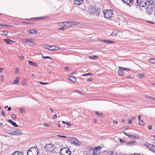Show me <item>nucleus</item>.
Returning a JSON list of instances; mask_svg holds the SVG:
<instances>
[{"label": "nucleus", "instance_id": "obj_1", "mask_svg": "<svg viewBox=\"0 0 155 155\" xmlns=\"http://www.w3.org/2000/svg\"><path fill=\"white\" fill-rule=\"evenodd\" d=\"M55 148L54 145L51 143L46 144L45 146V150L49 153H54L55 151Z\"/></svg>", "mask_w": 155, "mask_h": 155}, {"label": "nucleus", "instance_id": "obj_2", "mask_svg": "<svg viewBox=\"0 0 155 155\" xmlns=\"http://www.w3.org/2000/svg\"><path fill=\"white\" fill-rule=\"evenodd\" d=\"M38 149L35 147L30 148L27 151L28 155H38Z\"/></svg>", "mask_w": 155, "mask_h": 155}, {"label": "nucleus", "instance_id": "obj_3", "mask_svg": "<svg viewBox=\"0 0 155 155\" xmlns=\"http://www.w3.org/2000/svg\"><path fill=\"white\" fill-rule=\"evenodd\" d=\"M61 155H71V151L70 149L67 147H64L60 150Z\"/></svg>", "mask_w": 155, "mask_h": 155}, {"label": "nucleus", "instance_id": "obj_4", "mask_svg": "<svg viewBox=\"0 0 155 155\" xmlns=\"http://www.w3.org/2000/svg\"><path fill=\"white\" fill-rule=\"evenodd\" d=\"M67 140L70 141L71 143L74 144L76 146H79L81 145L80 142L76 138L69 137L67 139Z\"/></svg>", "mask_w": 155, "mask_h": 155}, {"label": "nucleus", "instance_id": "obj_5", "mask_svg": "<svg viewBox=\"0 0 155 155\" xmlns=\"http://www.w3.org/2000/svg\"><path fill=\"white\" fill-rule=\"evenodd\" d=\"M103 13L104 17L106 18H110L113 15L112 10H106V11H104Z\"/></svg>", "mask_w": 155, "mask_h": 155}, {"label": "nucleus", "instance_id": "obj_6", "mask_svg": "<svg viewBox=\"0 0 155 155\" xmlns=\"http://www.w3.org/2000/svg\"><path fill=\"white\" fill-rule=\"evenodd\" d=\"M148 6L146 8L147 12L150 15L153 13L155 10L154 5H150V6L148 5Z\"/></svg>", "mask_w": 155, "mask_h": 155}, {"label": "nucleus", "instance_id": "obj_7", "mask_svg": "<svg viewBox=\"0 0 155 155\" xmlns=\"http://www.w3.org/2000/svg\"><path fill=\"white\" fill-rule=\"evenodd\" d=\"M147 1V0H137L136 2L137 5L141 7H144L146 6Z\"/></svg>", "mask_w": 155, "mask_h": 155}, {"label": "nucleus", "instance_id": "obj_8", "mask_svg": "<svg viewBox=\"0 0 155 155\" xmlns=\"http://www.w3.org/2000/svg\"><path fill=\"white\" fill-rule=\"evenodd\" d=\"M24 40L25 43L29 46H33L35 44L34 41L32 39H24Z\"/></svg>", "mask_w": 155, "mask_h": 155}, {"label": "nucleus", "instance_id": "obj_9", "mask_svg": "<svg viewBox=\"0 0 155 155\" xmlns=\"http://www.w3.org/2000/svg\"><path fill=\"white\" fill-rule=\"evenodd\" d=\"M90 12L92 13L95 14L97 16L99 15L100 14H102L103 12V10H101L100 8L97 9L96 10H95L94 12H92L90 11Z\"/></svg>", "mask_w": 155, "mask_h": 155}, {"label": "nucleus", "instance_id": "obj_10", "mask_svg": "<svg viewBox=\"0 0 155 155\" xmlns=\"http://www.w3.org/2000/svg\"><path fill=\"white\" fill-rule=\"evenodd\" d=\"M124 2H125L127 5L130 6L134 3V0H123Z\"/></svg>", "mask_w": 155, "mask_h": 155}, {"label": "nucleus", "instance_id": "obj_11", "mask_svg": "<svg viewBox=\"0 0 155 155\" xmlns=\"http://www.w3.org/2000/svg\"><path fill=\"white\" fill-rule=\"evenodd\" d=\"M147 147L155 153V146L151 144H148Z\"/></svg>", "mask_w": 155, "mask_h": 155}, {"label": "nucleus", "instance_id": "obj_12", "mask_svg": "<svg viewBox=\"0 0 155 155\" xmlns=\"http://www.w3.org/2000/svg\"><path fill=\"white\" fill-rule=\"evenodd\" d=\"M58 48V47L54 45L49 46L48 49L50 50L53 51L56 50Z\"/></svg>", "mask_w": 155, "mask_h": 155}, {"label": "nucleus", "instance_id": "obj_13", "mask_svg": "<svg viewBox=\"0 0 155 155\" xmlns=\"http://www.w3.org/2000/svg\"><path fill=\"white\" fill-rule=\"evenodd\" d=\"M84 0H74V4L76 5H79L81 4Z\"/></svg>", "mask_w": 155, "mask_h": 155}, {"label": "nucleus", "instance_id": "obj_14", "mask_svg": "<svg viewBox=\"0 0 155 155\" xmlns=\"http://www.w3.org/2000/svg\"><path fill=\"white\" fill-rule=\"evenodd\" d=\"M7 121L8 122L11 123L15 127H18V125H17L15 122L12 121L11 120H8Z\"/></svg>", "mask_w": 155, "mask_h": 155}, {"label": "nucleus", "instance_id": "obj_15", "mask_svg": "<svg viewBox=\"0 0 155 155\" xmlns=\"http://www.w3.org/2000/svg\"><path fill=\"white\" fill-rule=\"evenodd\" d=\"M68 78L69 80L72 81L73 82H74L76 81V78L72 76H68Z\"/></svg>", "mask_w": 155, "mask_h": 155}, {"label": "nucleus", "instance_id": "obj_16", "mask_svg": "<svg viewBox=\"0 0 155 155\" xmlns=\"http://www.w3.org/2000/svg\"><path fill=\"white\" fill-rule=\"evenodd\" d=\"M19 78L18 77H16V79L13 81V84H18L19 81Z\"/></svg>", "mask_w": 155, "mask_h": 155}, {"label": "nucleus", "instance_id": "obj_17", "mask_svg": "<svg viewBox=\"0 0 155 155\" xmlns=\"http://www.w3.org/2000/svg\"><path fill=\"white\" fill-rule=\"evenodd\" d=\"M12 155H23L22 152L16 151L13 153Z\"/></svg>", "mask_w": 155, "mask_h": 155}, {"label": "nucleus", "instance_id": "obj_18", "mask_svg": "<svg viewBox=\"0 0 155 155\" xmlns=\"http://www.w3.org/2000/svg\"><path fill=\"white\" fill-rule=\"evenodd\" d=\"M148 2L150 5H155V0H147Z\"/></svg>", "mask_w": 155, "mask_h": 155}, {"label": "nucleus", "instance_id": "obj_19", "mask_svg": "<svg viewBox=\"0 0 155 155\" xmlns=\"http://www.w3.org/2000/svg\"><path fill=\"white\" fill-rule=\"evenodd\" d=\"M4 40L5 42L7 44H8V45L11 44V43L10 42V41H12V42L13 41H12L11 40H10L9 39H8V38L5 39H4Z\"/></svg>", "mask_w": 155, "mask_h": 155}, {"label": "nucleus", "instance_id": "obj_20", "mask_svg": "<svg viewBox=\"0 0 155 155\" xmlns=\"http://www.w3.org/2000/svg\"><path fill=\"white\" fill-rule=\"evenodd\" d=\"M29 33H30L31 34H32L33 35H35V34H37V31L36 30L33 29L30 30L29 31Z\"/></svg>", "mask_w": 155, "mask_h": 155}, {"label": "nucleus", "instance_id": "obj_21", "mask_svg": "<svg viewBox=\"0 0 155 155\" xmlns=\"http://www.w3.org/2000/svg\"><path fill=\"white\" fill-rule=\"evenodd\" d=\"M137 77L140 78H141L143 77H144V74L143 73H139L137 74Z\"/></svg>", "mask_w": 155, "mask_h": 155}, {"label": "nucleus", "instance_id": "obj_22", "mask_svg": "<svg viewBox=\"0 0 155 155\" xmlns=\"http://www.w3.org/2000/svg\"><path fill=\"white\" fill-rule=\"evenodd\" d=\"M136 142L134 141H131L127 143V145L129 146H132L134 143H136Z\"/></svg>", "mask_w": 155, "mask_h": 155}, {"label": "nucleus", "instance_id": "obj_23", "mask_svg": "<svg viewBox=\"0 0 155 155\" xmlns=\"http://www.w3.org/2000/svg\"><path fill=\"white\" fill-rule=\"evenodd\" d=\"M128 137L129 138H136L138 137L137 136V135H130L129 134L128 135Z\"/></svg>", "mask_w": 155, "mask_h": 155}, {"label": "nucleus", "instance_id": "obj_24", "mask_svg": "<svg viewBox=\"0 0 155 155\" xmlns=\"http://www.w3.org/2000/svg\"><path fill=\"white\" fill-rule=\"evenodd\" d=\"M101 41L106 43H114V42L111 41H108L107 40H102Z\"/></svg>", "mask_w": 155, "mask_h": 155}, {"label": "nucleus", "instance_id": "obj_25", "mask_svg": "<svg viewBox=\"0 0 155 155\" xmlns=\"http://www.w3.org/2000/svg\"><path fill=\"white\" fill-rule=\"evenodd\" d=\"M100 152L97 150H94L93 151V155H99Z\"/></svg>", "mask_w": 155, "mask_h": 155}, {"label": "nucleus", "instance_id": "obj_26", "mask_svg": "<svg viewBox=\"0 0 155 155\" xmlns=\"http://www.w3.org/2000/svg\"><path fill=\"white\" fill-rule=\"evenodd\" d=\"M118 74L120 76H122L123 75L124 72L123 71L121 70H118Z\"/></svg>", "mask_w": 155, "mask_h": 155}, {"label": "nucleus", "instance_id": "obj_27", "mask_svg": "<svg viewBox=\"0 0 155 155\" xmlns=\"http://www.w3.org/2000/svg\"><path fill=\"white\" fill-rule=\"evenodd\" d=\"M119 68L120 69H122L124 71H129L130 70V69L128 68H123L122 67H121L119 66Z\"/></svg>", "mask_w": 155, "mask_h": 155}, {"label": "nucleus", "instance_id": "obj_28", "mask_svg": "<svg viewBox=\"0 0 155 155\" xmlns=\"http://www.w3.org/2000/svg\"><path fill=\"white\" fill-rule=\"evenodd\" d=\"M67 22V21L63 22H62L59 23H58L59 25H60L61 26H63V25H64L65 26L66 25V24Z\"/></svg>", "mask_w": 155, "mask_h": 155}, {"label": "nucleus", "instance_id": "obj_29", "mask_svg": "<svg viewBox=\"0 0 155 155\" xmlns=\"http://www.w3.org/2000/svg\"><path fill=\"white\" fill-rule=\"evenodd\" d=\"M149 61L150 63L154 64L155 63V58L150 59Z\"/></svg>", "mask_w": 155, "mask_h": 155}, {"label": "nucleus", "instance_id": "obj_30", "mask_svg": "<svg viewBox=\"0 0 155 155\" xmlns=\"http://www.w3.org/2000/svg\"><path fill=\"white\" fill-rule=\"evenodd\" d=\"M16 134L17 135L21 134L22 133V132L19 130H16Z\"/></svg>", "mask_w": 155, "mask_h": 155}, {"label": "nucleus", "instance_id": "obj_31", "mask_svg": "<svg viewBox=\"0 0 155 155\" xmlns=\"http://www.w3.org/2000/svg\"><path fill=\"white\" fill-rule=\"evenodd\" d=\"M42 47L44 48H45L48 49V48H49V45L47 44H44Z\"/></svg>", "mask_w": 155, "mask_h": 155}, {"label": "nucleus", "instance_id": "obj_32", "mask_svg": "<svg viewBox=\"0 0 155 155\" xmlns=\"http://www.w3.org/2000/svg\"><path fill=\"white\" fill-rule=\"evenodd\" d=\"M139 123L142 126H144L145 124L143 120H139Z\"/></svg>", "mask_w": 155, "mask_h": 155}, {"label": "nucleus", "instance_id": "obj_33", "mask_svg": "<svg viewBox=\"0 0 155 155\" xmlns=\"http://www.w3.org/2000/svg\"><path fill=\"white\" fill-rule=\"evenodd\" d=\"M62 122L63 124H66L68 126H70L71 125V123L70 122H66L64 121H62Z\"/></svg>", "mask_w": 155, "mask_h": 155}, {"label": "nucleus", "instance_id": "obj_34", "mask_svg": "<svg viewBox=\"0 0 155 155\" xmlns=\"http://www.w3.org/2000/svg\"><path fill=\"white\" fill-rule=\"evenodd\" d=\"M117 35V31H113V32L111 33L110 34V35H112L113 36H115Z\"/></svg>", "mask_w": 155, "mask_h": 155}, {"label": "nucleus", "instance_id": "obj_35", "mask_svg": "<svg viewBox=\"0 0 155 155\" xmlns=\"http://www.w3.org/2000/svg\"><path fill=\"white\" fill-rule=\"evenodd\" d=\"M71 24H72V25H78L79 24V23L77 21H72Z\"/></svg>", "mask_w": 155, "mask_h": 155}, {"label": "nucleus", "instance_id": "obj_36", "mask_svg": "<svg viewBox=\"0 0 155 155\" xmlns=\"http://www.w3.org/2000/svg\"><path fill=\"white\" fill-rule=\"evenodd\" d=\"M75 92H78V93L80 94H82L84 96V94L82 93L79 90H75Z\"/></svg>", "mask_w": 155, "mask_h": 155}, {"label": "nucleus", "instance_id": "obj_37", "mask_svg": "<svg viewBox=\"0 0 155 155\" xmlns=\"http://www.w3.org/2000/svg\"><path fill=\"white\" fill-rule=\"evenodd\" d=\"M66 24H67L68 25L67 26L68 27H71L72 25V24H71V23L70 22L67 21Z\"/></svg>", "mask_w": 155, "mask_h": 155}, {"label": "nucleus", "instance_id": "obj_38", "mask_svg": "<svg viewBox=\"0 0 155 155\" xmlns=\"http://www.w3.org/2000/svg\"><path fill=\"white\" fill-rule=\"evenodd\" d=\"M42 58L44 59L49 58L50 59H51V58L49 56H42Z\"/></svg>", "mask_w": 155, "mask_h": 155}, {"label": "nucleus", "instance_id": "obj_39", "mask_svg": "<svg viewBox=\"0 0 155 155\" xmlns=\"http://www.w3.org/2000/svg\"><path fill=\"white\" fill-rule=\"evenodd\" d=\"M95 113L97 114V115L98 116H102V114L99 113L98 112H96Z\"/></svg>", "mask_w": 155, "mask_h": 155}, {"label": "nucleus", "instance_id": "obj_40", "mask_svg": "<svg viewBox=\"0 0 155 155\" xmlns=\"http://www.w3.org/2000/svg\"><path fill=\"white\" fill-rule=\"evenodd\" d=\"M88 75H93L91 73H88L84 74L82 75V76H88Z\"/></svg>", "mask_w": 155, "mask_h": 155}, {"label": "nucleus", "instance_id": "obj_41", "mask_svg": "<svg viewBox=\"0 0 155 155\" xmlns=\"http://www.w3.org/2000/svg\"><path fill=\"white\" fill-rule=\"evenodd\" d=\"M20 110L22 113H23L25 112V109L24 108H20Z\"/></svg>", "mask_w": 155, "mask_h": 155}, {"label": "nucleus", "instance_id": "obj_42", "mask_svg": "<svg viewBox=\"0 0 155 155\" xmlns=\"http://www.w3.org/2000/svg\"><path fill=\"white\" fill-rule=\"evenodd\" d=\"M28 63H29V64L32 65H33V64L34 63L33 62L31 61H28Z\"/></svg>", "mask_w": 155, "mask_h": 155}, {"label": "nucleus", "instance_id": "obj_43", "mask_svg": "<svg viewBox=\"0 0 155 155\" xmlns=\"http://www.w3.org/2000/svg\"><path fill=\"white\" fill-rule=\"evenodd\" d=\"M2 32H4V34L5 35H7V34L8 33V31H2Z\"/></svg>", "mask_w": 155, "mask_h": 155}, {"label": "nucleus", "instance_id": "obj_44", "mask_svg": "<svg viewBox=\"0 0 155 155\" xmlns=\"http://www.w3.org/2000/svg\"><path fill=\"white\" fill-rule=\"evenodd\" d=\"M18 57L21 60H23L24 59V57L23 55L18 56Z\"/></svg>", "mask_w": 155, "mask_h": 155}, {"label": "nucleus", "instance_id": "obj_45", "mask_svg": "<svg viewBox=\"0 0 155 155\" xmlns=\"http://www.w3.org/2000/svg\"><path fill=\"white\" fill-rule=\"evenodd\" d=\"M107 155H114V154L112 151H110L109 152Z\"/></svg>", "mask_w": 155, "mask_h": 155}, {"label": "nucleus", "instance_id": "obj_46", "mask_svg": "<svg viewBox=\"0 0 155 155\" xmlns=\"http://www.w3.org/2000/svg\"><path fill=\"white\" fill-rule=\"evenodd\" d=\"M39 83L41 84L44 85L47 84H48V83H44L42 82H39Z\"/></svg>", "mask_w": 155, "mask_h": 155}, {"label": "nucleus", "instance_id": "obj_47", "mask_svg": "<svg viewBox=\"0 0 155 155\" xmlns=\"http://www.w3.org/2000/svg\"><path fill=\"white\" fill-rule=\"evenodd\" d=\"M149 98H150L151 99H152L153 100H154L155 101V98L154 97H149Z\"/></svg>", "mask_w": 155, "mask_h": 155}, {"label": "nucleus", "instance_id": "obj_48", "mask_svg": "<svg viewBox=\"0 0 155 155\" xmlns=\"http://www.w3.org/2000/svg\"><path fill=\"white\" fill-rule=\"evenodd\" d=\"M57 136L58 137H63V138H66L67 137L66 136H61V135H58Z\"/></svg>", "mask_w": 155, "mask_h": 155}, {"label": "nucleus", "instance_id": "obj_49", "mask_svg": "<svg viewBox=\"0 0 155 155\" xmlns=\"http://www.w3.org/2000/svg\"><path fill=\"white\" fill-rule=\"evenodd\" d=\"M93 80V78H88L87 79V81L89 82H90Z\"/></svg>", "mask_w": 155, "mask_h": 155}, {"label": "nucleus", "instance_id": "obj_50", "mask_svg": "<svg viewBox=\"0 0 155 155\" xmlns=\"http://www.w3.org/2000/svg\"><path fill=\"white\" fill-rule=\"evenodd\" d=\"M1 114L2 116H3L4 117H5V113L3 111H2Z\"/></svg>", "mask_w": 155, "mask_h": 155}, {"label": "nucleus", "instance_id": "obj_51", "mask_svg": "<svg viewBox=\"0 0 155 155\" xmlns=\"http://www.w3.org/2000/svg\"><path fill=\"white\" fill-rule=\"evenodd\" d=\"M19 71V69L18 68H16L15 71V73H18Z\"/></svg>", "mask_w": 155, "mask_h": 155}, {"label": "nucleus", "instance_id": "obj_52", "mask_svg": "<svg viewBox=\"0 0 155 155\" xmlns=\"http://www.w3.org/2000/svg\"><path fill=\"white\" fill-rule=\"evenodd\" d=\"M53 118L54 119H56L57 118V115L56 114H55L53 116Z\"/></svg>", "mask_w": 155, "mask_h": 155}, {"label": "nucleus", "instance_id": "obj_53", "mask_svg": "<svg viewBox=\"0 0 155 155\" xmlns=\"http://www.w3.org/2000/svg\"><path fill=\"white\" fill-rule=\"evenodd\" d=\"M120 141L121 143L125 142V141L124 140H123L122 139L120 138Z\"/></svg>", "mask_w": 155, "mask_h": 155}, {"label": "nucleus", "instance_id": "obj_54", "mask_svg": "<svg viewBox=\"0 0 155 155\" xmlns=\"http://www.w3.org/2000/svg\"><path fill=\"white\" fill-rule=\"evenodd\" d=\"M58 30H65V29L64 28V27H62L61 28H60L58 29Z\"/></svg>", "mask_w": 155, "mask_h": 155}, {"label": "nucleus", "instance_id": "obj_55", "mask_svg": "<svg viewBox=\"0 0 155 155\" xmlns=\"http://www.w3.org/2000/svg\"><path fill=\"white\" fill-rule=\"evenodd\" d=\"M44 126L47 127H49V124L47 123L44 124Z\"/></svg>", "mask_w": 155, "mask_h": 155}, {"label": "nucleus", "instance_id": "obj_56", "mask_svg": "<svg viewBox=\"0 0 155 155\" xmlns=\"http://www.w3.org/2000/svg\"><path fill=\"white\" fill-rule=\"evenodd\" d=\"M16 117V116L15 114L12 115V118H15Z\"/></svg>", "mask_w": 155, "mask_h": 155}, {"label": "nucleus", "instance_id": "obj_57", "mask_svg": "<svg viewBox=\"0 0 155 155\" xmlns=\"http://www.w3.org/2000/svg\"><path fill=\"white\" fill-rule=\"evenodd\" d=\"M132 120H128V123L129 124L132 123Z\"/></svg>", "mask_w": 155, "mask_h": 155}, {"label": "nucleus", "instance_id": "obj_58", "mask_svg": "<svg viewBox=\"0 0 155 155\" xmlns=\"http://www.w3.org/2000/svg\"><path fill=\"white\" fill-rule=\"evenodd\" d=\"M136 118V117L135 116H132V118H131L132 120H134Z\"/></svg>", "mask_w": 155, "mask_h": 155}, {"label": "nucleus", "instance_id": "obj_59", "mask_svg": "<svg viewBox=\"0 0 155 155\" xmlns=\"http://www.w3.org/2000/svg\"><path fill=\"white\" fill-rule=\"evenodd\" d=\"M118 123V121H116V120H114L113 121V123L115 124V123Z\"/></svg>", "mask_w": 155, "mask_h": 155}, {"label": "nucleus", "instance_id": "obj_60", "mask_svg": "<svg viewBox=\"0 0 155 155\" xmlns=\"http://www.w3.org/2000/svg\"><path fill=\"white\" fill-rule=\"evenodd\" d=\"M97 56L94 55L93 56V59H94L95 58H97Z\"/></svg>", "mask_w": 155, "mask_h": 155}, {"label": "nucleus", "instance_id": "obj_61", "mask_svg": "<svg viewBox=\"0 0 155 155\" xmlns=\"http://www.w3.org/2000/svg\"><path fill=\"white\" fill-rule=\"evenodd\" d=\"M33 66H34L35 67L38 66L37 64L35 63H34Z\"/></svg>", "mask_w": 155, "mask_h": 155}, {"label": "nucleus", "instance_id": "obj_62", "mask_svg": "<svg viewBox=\"0 0 155 155\" xmlns=\"http://www.w3.org/2000/svg\"><path fill=\"white\" fill-rule=\"evenodd\" d=\"M123 134L127 135V136H128V134H127L126 132H124V131L123 132Z\"/></svg>", "mask_w": 155, "mask_h": 155}, {"label": "nucleus", "instance_id": "obj_63", "mask_svg": "<svg viewBox=\"0 0 155 155\" xmlns=\"http://www.w3.org/2000/svg\"><path fill=\"white\" fill-rule=\"evenodd\" d=\"M128 127L127 126V127H123V129H127L128 128Z\"/></svg>", "mask_w": 155, "mask_h": 155}, {"label": "nucleus", "instance_id": "obj_64", "mask_svg": "<svg viewBox=\"0 0 155 155\" xmlns=\"http://www.w3.org/2000/svg\"><path fill=\"white\" fill-rule=\"evenodd\" d=\"M131 155H140L139 153H134V154H131Z\"/></svg>", "mask_w": 155, "mask_h": 155}]
</instances>
